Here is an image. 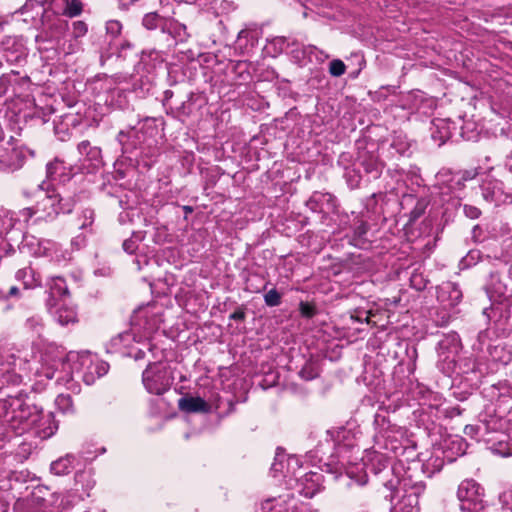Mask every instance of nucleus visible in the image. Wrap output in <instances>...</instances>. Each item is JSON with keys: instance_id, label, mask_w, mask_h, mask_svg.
<instances>
[{"instance_id": "nucleus-1", "label": "nucleus", "mask_w": 512, "mask_h": 512, "mask_svg": "<svg viewBox=\"0 0 512 512\" xmlns=\"http://www.w3.org/2000/svg\"><path fill=\"white\" fill-rule=\"evenodd\" d=\"M32 360L26 356L11 355L13 368L25 372H34L37 375L45 376L47 379L54 378L55 372L64 366L65 351L54 343L40 341L32 346Z\"/></svg>"}, {"instance_id": "nucleus-2", "label": "nucleus", "mask_w": 512, "mask_h": 512, "mask_svg": "<svg viewBox=\"0 0 512 512\" xmlns=\"http://www.w3.org/2000/svg\"><path fill=\"white\" fill-rule=\"evenodd\" d=\"M39 412L40 408L22 394L0 399V420L17 435L32 430Z\"/></svg>"}, {"instance_id": "nucleus-3", "label": "nucleus", "mask_w": 512, "mask_h": 512, "mask_svg": "<svg viewBox=\"0 0 512 512\" xmlns=\"http://www.w3.org/2000/svg\"><path fill=\"white\" fill-rule=\"evenodd\" d=\"M173 380L169 366L162 362L150 363L142 374V382L146 390L155 395L168 391Z\"/></svg>"}, {"instance_id": "nucleus-4", "label": "nucleus", "mask_w": 512, "mask_h": 512, "mask_svg": "<svg viewBox=\"0 0 512 512\" xmlns=\"http://www.w3.org/2000/svg\"><path fill=\"white\" fill-rule=\"evenodd\" d=\"M484 489L473 479H465L458 486L457 498L461 512H483Z\"/></svg>"}, {"instance_id": "nucleus-5", "label": "nucleus", "mask_w": 512, "mask_h": 512, "mask_svg": "<svg viewBox=\"0 0 512 512\" xmlns=\"http://www.w3.org/2000/svg\"><path fill=\"white\" fill-rule=\"evenodd\" d=\"M460 348V339L456 333L445 335L439 341L437 367L443 374L450 376L455 371Z\"/></svg>"}, {"instance_id": "nucleus-6", "label": "nucleus", "mask_w": 512, "mask_h": 512, "mask_svg": "<svg viewBox=\"0 0 512 512\" xmlns=\"http://www.w3.org/2000/svg\"><path fill=\"white\" fill-rule=\"evenodd\" d=\"M23 246L30 248L31 252L38 257H49L58 263L70 259V254L63 251L61 245L48 239H37L33 236H25Z\"/></svg>"}, {"instance_id": "nucleus-7", "label": "nucleus", "mask_w": 512, "mask_h": 512, "mask_svg": "<svg viewBox=\"0 0 512 512\" xmlns=\"http://www.w3.org/2000/svg\"><path fill=\"white\" fill-rule=\"evenodd\" d=\"M39 195L36 211H42L46 217L54 218L60 213H70L71 206L63 202L59 194L45 191L44 182L38 185Z\"/></svg>"}, {"instance_id": "nucleus-8", "label": "nucleus", "mask_w": 512, "mask_h": 512, "mask_svg": "<svg viewBox=\"0 0 512 512\" xmlns=\"http://www.w3.org/2000/svg\"><path fill=\"white\" fill-rule=\"evenodd\" d=\"M60 15L46 9L40 16L41 31L36 35V42L53 41L58 39L65 31L67 23L59 17Z\"/></svg>"}, {"instance_id": "nucleus-9", "label": "nucleus", "mask_w": 512, "mask_h": 512, "mask_svg": "<svg viewBox=\"0 0 512 512\" xmlns=\"http://www.w3.org/2000/svg\"><path fill=\"white\" fill-rule=\"evenodd\" d=\"M25 161V150L22 147L8 145L0 148V169L15 171L20 169Z\"/></svg>"}, {"instance_id": "nucleus-10", "label": "nucleus", "mask_w": 512, "mask_h": 512, "mask_svg": "<svg viewBox=\"0 0 512 512\" xmlns=\"http://www.w3.org/2000/svg\"><path fill=\"white\" fill-rule=\"evenodd\" d=\"M402 488L405 491L403 496V502L407 503L411 510L408 512H413L419 505V497L425 491V484L423 482H412L409 479H396V489Z\"/></svg>"}, {"instance_id": "nucleus-11", "label": "nucleus", "mask_w": 512, "mask_h": 512, "mask_svg": "<svg viewBox=\"0 0 512 512\" xmlns=\"http://www.w3.org/2000/svg\"><path fill=\"white\" fill-rule=\"evenodd\" d=\"M371 471L379 477V480L387 489H396L397 478H390L393 475V468L384 455L378 454L373 458Z\"/></svg>"}, {"instance_id": "nucleus-12", "label": "nucleus", "mask_w": 512, "mask_h": 512, "mask_svg": "<svg viewBox=\"0 0 512 512\" xmlns=\"http://www.w3.org/2000/svg\"><path fill=\"white\" fill-rule=\"evenodd\" d=\"M462 299V291L453 282H444L437 287V300L444 309L457 306Z\"/></svg>"}, {"instance_id": "nucleus-13", "label": "nucleus", "mask_w": 512, "mask_h": 512, "mask_svg": "<svg viewBox=\"0 0 512 512\" xmlns=\"http://www.w3.org/2000/svg\"><path fill=\"white\" fill-rule=\"evenodd\" d=\"M295 481L298 492L306 498H312L322 490V475L317 472L301 474Z\"/></svg>"}, {"instance_id": "nucleus-14", "label": "nucleus", "mask_w": 512, "mask_h": 512, "mask_svg": "<svg viewBox=\"0 0 512 512\" xmlns=\"http://www.w3.org/2000/svg\"><path fill=\"white\" fill-rule=\"evenodd\" d=\"M358 165L363 168L364 172L370 179H378L382 174L383 163L379 160L378 155L370 151H362L357 158Z\"/></svg>"}, {"instance_id": "nucleus-15", "label": "nucleus", "mask_w": 512, "mask_h": 512, "mask_svg": "<svg viewBox=\"0 0 512 512\" xmlns=\"http://www.w3.org/2000/svg\"><path fill=\"white\" fill-rule=\"evenodd\" d=\"M134 336L130 332H123L111 338L106 345V351L121 356H132Z\"/></svg>"}, {"instance_id": "nucleus-16", "label": "nucleus", "mask_w": 512, "mask_h": 512, "mask_svg": "<svg viewBox=\"0 0 512 512\" xmlns=\"http://www.w3.org/2000/svg\"><path fill=\"white\" fill-rule=\"evenodd\" d=\"M117 140L121 146L122 153H132L144 142V134L135 128H129L127 131H120Z\"/></svg>"}, {"instance_id": "nucleus-17", "label": "nucleus", "mask_w": 512, "mask_h": 512, "mask_svg": "<svg viewBox=\"0 0 512 512\" xmlns=\"http://www.w3.org/2000/svg\"><path fill=\"white\" fill-rule=\"evenodd\" d=\"M58 429V425L54 420L52 413L44 414L42 409L39 412V419L33 425L35 435L41 439H47L55 434Z\"/></svg>"}, {"instance_id": "nucleus-18", "label": "nucleus", "mask_w": 512, "mask_h": 512, "mask_svg": "<svg viewBox=\"0 0 512 512\" xmlns=\"http://www.w3.org/2000/svg\"><path fill=\"white\" fill-rule=\"evenodd\" d=\"M78 152L84 157V161L88 162L93 169H98L103 166V158L101 149L97 146H92L88 140H83L78 144Z\"/></svg>"}, {"instance_id": "nucleus-19", "label": "nucleus", "mask_w": 512, "mask_h": 512, "mask_svg": "<svg viewBox=\"0 0 512 512\" xmlns=\"http://www.w3.org/2000/svg\"><path fill=\"white\" fill-rule=\"evenodd\" d=\"M306 205L313 212H322L325 209L333 210L336 207V199L330 193L314 192Z\"/></svg>"}, {"instance_id": "nucleus-20", "label": "nucleus", "mask_w": 512, "mask_h": 512, "mask_svg": "<svg viewBox=\"0 0 512 512\" xmlns=\"http://www.w3.org/2000/svg\"><path fill=\"white\" fill-rule=\"evenodd\" d=\"M353 235L351 238V244L359 247L366 248L369 246V240L367 239V233L369 230L368 223L360 218L359 216H355L352 224Z\"/></svg>"}, {"instance_id": "nucleus-21", "label": "nucleus", "mask_w": 512, "mask_h": 512, "mask_svg": "<svg viewBox=\"0 0 512 512\" xmlns=\"http://www.w3.org/2000/svg\"><path fill=\"white\" fill-rule=\"evenodd\" d=\"M53 318L62 326L77 322V312L74 307L65 303H57L54 309L50 310Z\"/></svg>"}, {"instance_id": "nucleus-22", "label": "nucleus", "mask_w": 512, "mask_h": 512, "mask_svg": "<svg viewBox=\"0 0 512 512\" xmlns=\"http://www.w3.org/2000/svg\"><path fill=\"white\" fill-rule=\"evenodd\" d=\"M178 407L187 413H208L210 411V405L201 397H182L178 401Z\"/></svg>"}, {"instance_id": "nucleus-23", "label": "nucleus", "mask_w": 512, "mask_h": 512, "mask_svg": "<svg viewBox=\"0 0 512 512\" xmlns=\"http://www.w3.org/2000/svg\"><path fill=\"white\" fill-rule=\"evenodd\" d=\"M431 136L433 140L439 141V145L444 144L451 137L449 123L444 119L433 120Z\"/></svg>"}, {"instance_id": "nucleus-24", "label": "nucleus", "mask_w": 512, "mask_h": 512, "mask_svg": "<svg viewBox=\"0 0 512 512\" xmlns=\"http://www.w3.org/2000/svg\"><path fill=\"white\" fill-rule=\"evenodd\" d=\"M46 8L44 5L37 0H27L25 4L16 11V13H20L21 15H27L28 17L24 18L25 22L30 20H35L37 17H40Z\"/></svg>"}, {"instance_id": "nucleus-25", "label": "nucleus", "mask_w": 512, "mask_h": 512, "mask_svg": "<svg viewBox=\"0 0 512 512\" xmlns=\"http://www.w3.org/2000/svg\"><path fill=\"white\" fill-rule=\"evenodd\" d=\"M87 32H88V26L84 21L78 20V21H74L72 23L71 34H72V37H73L75 43L69 45V47L67 48V51H66L67 54L76 53L77 51H79L81 49L80 43L78 40L80 38L84 37L87 34Z\"/></svg>"}, {"instance_id": "nucleus-26", "label": "nucleus", "mask_w": 512, "mask_h": 512, "mask_svg": "<svg viewBox=\"0 0 512 512\" xmlns=\"http://www.w3.org/2000/svg\"><path fill=\"white\" fill-rule=\"evenodd\" d=\"M163 30L167 31L177 42H186L190 37L187 27L176 20L167 22Z\"/></svg>"}, {"instance_id": "nucleus-27", "label": "nucleus", "mask_w": 512, "mask_h": 512, "mask_svg": "<svg viewBox=\"0 0 512 512\" xmlns=\"http://www.w3.org/2000/svg\"><path fill=\"white\" fill-rule=\"evenodd\" d=\"M75 456L67 454L51 463L50 470L57 476L67 475L73 468Z\"/></svg>"}, {"instance_id": "nucleus-28", "label": "nucleus", "mask_w": 512, "mask_h": 512, "mask_svg": "<svg viewBox=\"0 0 512 512\" xmlns=\"http://www.w3.org/2000/svg\"><path fill=\"white\" fill-rule=\"evenodd\" d=\"M302 464L300 459L295 455H286L284 477L298 480L301 475Z\"/></svg>"}, {"instance_id": "nucleus-29", "label": "nucleus", "mask_w": 512, "mask_h": 512, "mask_svg": "<svg viewBox=\"0 0 512 512\" xmlns=\"http://www.w3.org/2000/svg\"><path fill=\"white\" fill-rule=\"evenodd\" d=\"M65 165L64 162L55 158L53 161H50L46 165V176L50 180H65Z\"/></svg>"}, {"instance_id": "nucleus-30", "label": "nucleus", "mask_w": 512, "mask_h": 512, "mask_svg": "<svg viewBox=\"0 0 512 512\" xmlns=\"http://www.w3.org/2000/svg\"><path fill=\"white\" fill-rule=\"evenodd\" d=\"M18 281H22L26 289L36 287L40 284V280L36 278L35 271L31 267H25L16 272Z\"/></svg>"}, {"instance_id": "nucleus-31", "label": "nucleus", "mask_w": 512, "mask_h": 512, "mask_svg": "<svg viewBox=\"0 0 512 512\" xmlns=\"http://www.w3.org/2000/svg\"><path fill=\"white\" fill-rule=\"evenodd\" d=\"M88 370L89 371L84 375V381L87 384H90L94 380V374H96L97 377H102L107 374L109 370V364L105 361L96 360L95 362H91Z\"/></svg>"}, {"instance_id": "nucleus-32", "label": "nucleus", "mask_w": 512, "mask_h": 512, "mask_svg": "<svg viewBox=\"0 0 512 512\" xmlns=\"http://www.w3.org/2000/svg\"><path fill=\"white\" fill-rule=\"evenodd\" d=\"M347 476L358 485H365L368 482L366 471L362 465L352 466L346 469Z\"/></svg>"}, {"instance_id": "nucleus-33", "label": "nucleus", "mask_w": 512, "mask_h": 512, "mask_svg": "<svg viewBox=\"0 0 512 512\" xmlns=\"http://www.w3.org/2000/svg\"><path fill=\"white\" fill-rule=\"evenodd\" d=\"M319 367L315 361L309 360L299 371V376L305 381H311L319 376Z\"/></svg>"}, {"instance_id": "nucleus-34", "label": "nucleus", "mask_w": 512, "mask_h": 512, "mask_svg": "<svg viewBox=\"0 0 512 512\" xmlns=\"http://www.w3.org/2000/svg\"><path fill=\"white\" fill-rule=\"evenodd\" d=\"M59 498H60L59 509L61 512L68 511L80 500V497L74 492H67L64 495H58L57 500Z\"/></svg>"}, {"instance_id": "nucleus-35", "label": "nucleus", "mask_w": 512, "mask_h": 512, "mask_svg": "<svg viewBox=\"0 0 512 512\" xmlns=\"http://www.w3.org/2000/svg\"><path fill=\"white\" fill-rule=\"evenodd\" d=\"M49 286L53 295L65 296L69 294L66 281L62 277H53Z\"/></svg>"}, {"instance_id": "nucleus-36", "label": "nucleus", "mask_w": 512, "mask_h": 512, "mask_svg": "<svg viewBox=\"0 0 512 512\" xmlns=\"http://www.w3.org/2000/svg\"><path fill=\"white\" fill-rule=\"evenodd\" d=\"M78 219L80 221V225H79L80 229H82V230L89 229L90 231H92L91 227L95 220V212L93 209H91V208L83 209L81 211V214L79 215Z\"/></svg>"}, {"instance_id": "nucleus-37", "label": "nucleus", "mask_w": 512, "mask_h": 512, "mask_svg": "<svg viewBox=\"0 0 512 512\" xmlns=\"http://www.w3.org/2000/svg\"><path fill=\"white\" fill-rule=\"evenodd\" d=\"M57 408L63 413H69L73 411V400L69 394H60L55 399Z\"/></svg>"}, {"instance_id": "nucleus-38", "label": "nucleus", "mask_w": 512, "mask_h": 512, "mask_svg": "<svg viewBox=\"0 0 512 512\" xmlns=\"http://www.w3.org/2000/svg\"><path fill=\"white\" fill-rule=\"evenodd\" d=\"M67 8L64 10V16L73 18L79 16L83 11L82 0H68Z\"/></svg>"}, {"instance_id": "nucleus-39", "label": "nucleus", "mask_w": 512, "mask_h": 512, "mask_svg": "<svg viewBox=\"0 0 512 512\" xmlns=\"http://www.w3.org/2000/svg\"><path fill=\"white\" fill-rule=\"evenodd\" d=\"M161 20H162V18L160 17V15L158 13L150 12V13H147L144 15L142 24L145 28H147L149 30H153L159 26Z\"/></svg>"}, {"instance_id": "nucleus-40", "label": "nucleus", "mask_w": 512, "mask_h": 512, "mask_svg": "<svg viewBox=\"0 0 512 512\" xmlns=\"http://www.w3.org/2000/svg\"><path fill=\"white\" fill-rule=\"evenodd\" d=\"M285 458L286 454L277 452L274 462L271 466V471L276 477L278 474H282L284 476V470H285Z\"/></svg>"}, {"instance_id": "nucleus-41", "label": "nucleus", "mask_w": 512, "mask_h": 512, "mask_svg": "<svg viewBox=\"0 0 512 512\" xmlns=\"http://www.w3.org/2000/svg\"><path fill=\"white\" fill-rule=\"evenodd\" d=\"M444 466V460L442 457L438 455H432L424 464L426 470L434 472H439Z\"/></svg>"}, {"instance_id": "nucleus-42", "label": "nucleus", "mask_w": 512, "mask_h": 512, "mask_svg": "<svg viewBox=\"0 0 512 512\" xmlns=\"http://www.w3.org/2000/svg\"><path fill=\"white\" fill-rule=\"evenodd\" d=\"M281 298V293L273 288L264 295V302L269 307H276L281 304Z\"/></svg>"}, {"instance_id": "nucleus-43", "label": "nucleus", "mask_w": 512, "mask_h": 512, "mask_svg": "<svg viewBox=\"0 0 512 512\" xmlns=\"http://www.w3.org/2000/svg\"><path fill=\"white\" fill-rule=\"evenodd\" d=\"M346 71L344 62L340 59H334L329 64V73L334 77L342 76Z\"/></svg>"}, {"instance_id": "nucleus-44", "label": "nucleus", "mask_w": 512, "mask_h": 512, "mask_svg": "<svg viewBox=\"0 0 512 512\" xmlns=\"http://www.w3.org/2000/svg\"><path fill=\"white\" fill-rule=\"evenodd\" d=\"M345 178H346L348 185L351 188H357L360 185L361 175L354 168L346 170Z\"/></svg>"}, {"instance_id": "nucleus-45", "label": "nucleus", "mask_w": 512, "mask_h": 512, "mask_svg": "<svg viewBox=\"0 0 512 512\" xmlns=\"http://www.w3.org/2000/svg\"><path fill=\"white\" fill-rule=\"evenodd\" d=\"M499 501L503 510L512 512V488L503 491L499 495Z\"/></svg>"}, {"instance_id": "nucleus-46", "label": "nucleus", "mask_w": 512, "mask_h": 512, "mask_svg": "<svg viewBox=\"0 0 512 512\" xmlns=\"http://www.w3.org/2000/svg\"><path fill=\"white\" fill-rule=\"evenodd\" d=\"M372 312L370 310L365 309H356L351 314V319L357 322H370V317L372 316Z\"/></svg>"}, {"instance_id": "nucleus-47", "label": "nucleus", "mask_w": 512, "mask_h": 512, "mask_svg": "<svg viewBox=\"0 0 512 512\" xmlns=\"http://www.w3.org/2000/svg\"><path fill=\"white\" fill-rule=\"evenodd\" d=\"M270 45L274 47L275 53H281L288 47L287 39L283 36L274 37L270 42Z\"/></svg>"}, {"instance_id": "nucleus-48", "label": "nucleus", "mask_w": 512, "mask_h": 512, "mask_svg": "<svg viewBox=\"0 0 512 512\" xmlns=\"http://www.w3.org/2000/svg\"><path fill=\"white\" fill-rule=\"evenodd\" d=\"M26 327L33 332L39 333L42 329L43 323L39 316H32L26 320Z\"/></svg>"}, {"instance_id": "nucleus-49", "label": "nucleus", "mask_w": 512, "mask_h": 512, "mask_svg": "<svg viewBox=\"0 0 512 512\" xmlns=\"http://www.w3.org/2000/svg\"><path fill=\"white\" fill-rule=\"evenodd\" d=\"M67 1L68 0H50V11L55 12L57 15L64 16V10L68 7Z\"/></svg>"}, {"instance_id": "nucleus-50", "label": "nucleus", "mask_w": 512, "mask_h": 512, "mask_svg": "<svg viewBox=\"0 0 512 512\" xmlns=\"http://www.w3.org/2000/svg\"><path fill=\"white\" fill-rule=\"evenodd\" d=\"M122 29V25L119 21L111 20L106 23V32L111 35V37H115L120 34Z\"/></svg>"}, {"instance_id": "nucleus-51", "label": "nucleus", "mask_w": 512, "mask_h": 512, "mask_svg": "<svg viewBox=\"0 0 512 512\" xmlns=\"http://www.w3.org/2000/svg\"><path fill=\"white\" fill-rule=\"evenodd\" d=\"M299 311L306 318H311L315 315V307L308 302H300Z\"/></svg>"}, {"instance_id": "nucleus-52", "label": "nucleus", "mask_w": 512, "mask_h": 512, "mask_svg": "<svg viewBox=\"0 0 512 512\" xmlns=\"http://www.w3.org/2000/svg\"><path fill=\"white\" fill-rule=\"evenodd\" d=\"M122 247L128 254H133L138 248V240L134 239V237H130L124 240Z\"/></svg>"}, {"instance_id": "nucleus-53", "label": "nucleus", "mask_w": 512, "mask_h": 512, "mask_svg": "<svg viewBox=\"0 0 512 512\" xmlns=\"http://www.w3.org/2000/svg\"><path fill=\"white\" fill-rule=\"evenodd\" d=\"M463 212L467 218L477 219L481 215V211L476 206L465 204L463 206Z\"/></svg>"}, {"instance_id": "nucleus-54", "label": "nucleus", "mask_w": 512, "mask_h": 512, "mask_svg": "<svg viewBox=\"0 0 512 512\" xmlns=\"http://www.w3.org/2000/svg\"><path fill=\"white\" fill-rule=\"evenodd\" d=\"M491 290L493 293H495L497 295L499 300H505L507 298L505 295L506 287L504 285H502L501 283H499V284L493 283Z\"/></svg>"}, {"instance_id": "nucleus-55", "label": "nucleus", "mask_w": 512, "mask_h": 512, "mask_svg": "<svg viewBox=\"0 0 512 512\" xmlns=\"http://www.w3.org/2000/svg\"><path fill=\"white\" fill-rule=\"evenodd\" d=\"M329 433L332 435L333 439L336 442H340L342 439L346 438V435L349 433L345 428H339L335 431H329Z\"/></svg>"}, {"instance_id": "nucleus-56", "label": "nucleus", "mask_w": 512, "mask_h": 512, "mask_svg": "<svg viewBox=\"0 0 512 512\" xmlns=\"http://www.w3.org/2000/svg\"><path fill=\"white\" fill-rule=\"evenodd\" d=\"M314 51L318 52L320 54V59H328L330 56L329 54L325 53L323 50H320L314 45H308L305 47L304 52L312 54Z\"/></svg>"}, {"instance_id": "nucleus-57", "label": "nucleus", "mask_w": 512, "mask_h": 512, "mask_svg": "<svg viewBox=\"0 0 512 512\" xmlns=\"http://www.w3.org/2000/svg\"><path fill=\"white\" fill-rule=\"evenodd\" d=\"M482 426H473V425H467L465 426L464 432L466 435H469L471 437L476 436L479 434V432L482 430Z\"/></svg>"}, {"instance_id": "nucleus-58", "label": "nucleus", "mask_w": 512, "mask_h": 512, "mask_svg": "<svg viewBox=\"0 0 512 512\" xmlns=\"http://www.w3.org/2000/svg\"><path fill=\"white\" fill-rule=\"evenodd\" d=\"M229 318L235 321H243L245 319V312L243 309H237L230 315Z\"/></svg>"}, {"instance_id": "nucleus-59", "label": "nucleus", "mask_w": 512, "mask_h": 512, "mask_svg": "<svg viewBox=\"0 0 512 512\" xmlns=\"http://www.w3.org/2000/svg\"><path fill=\"white\" fill-rule=\"evenodd\" d=\"M86 239L83 235L76 236L72 241L71 244L73 246H76L77 249H80L82 246L85 245Z\"/></svg>"}, {"instance_id": "nucleus-60", "label": "nucleus", "mask_w": 512, "mask_h": 512, "mask_svg": "<svg viewBox=\"0 0 512 512\" xmlns=\"http://www.w3.org/2000/svg\"><path fill=\"white\" fill-rule=\"evenodd\" d=\"M476 176V172L474 171H465L461 178H459V180L457 181L458 184H460L462 181H467V180H471L473 179L474 177Z\"/></svg>"}, {"instance_id": "nucleus-61", "label": "nucleus", "mask_w": 512, "mask_h": 512, "mask_svg": "<svg viewBox=\"0 0 512 512\" xmlns=\"http://www.w3.org/2000/svg\"><path fill=\"white\" fill-rule=\"evenodd\" d=\"M145 356V352L141 349H135V347L133 346L132 348V356L131 357H134L135 360H140V359H143Z\"/></svg>"}, {"instance_id": "nucleus-62", "label": "nucleus", "mask_w": 512, "mask_h": 512, "mask_svg": "<svg viewBox=\"0 0 512 512\" xmlns=\"http://www.w3.org/2000/svg\"><path fill=\"white\" fill-rule=\"evenodd\" d=\"M18 293H19V289H18L16 286H12V287L9 289V291H8L7 295H8L9 297H14V296H17V295H18Z\"/></svg>"}, {"instance_id": "nucleus-63", "label": "nucleus", "mask_w": 512, "mask_h": 512, "mask_svg": "<svg viewBox=\"0 0 512 512\" xmlns=\"http://www.w3.org/2000/svg\"><path fill=\"white\" fill-rule=\"evenodd\" d=\"M136 0H119V4L120 6L124 7V8H127L129 7L131 4H133Z\"/></svg>"}, {"instance_id": "nucleus-64", "label": "nucleus", "mask_w": 512, "mask_h": 512, "mask_svg": "<svg viewBox=\"0 0 512 512\" xmlns=\"http://www.w3.org/2000/svg\"><path fill=\"white\" fill-rule=\"evenodd\" d=\"M28 512H51V511H47L46 509H43V508H36V509H32Z\"/></svg>"}]
</instances>
